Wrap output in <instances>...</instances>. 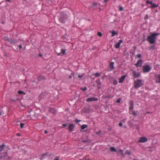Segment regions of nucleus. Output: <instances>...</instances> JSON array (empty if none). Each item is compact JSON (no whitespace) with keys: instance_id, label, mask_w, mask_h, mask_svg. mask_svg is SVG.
<instances>
[{"instance_id":"nucleus-38","label":"nucleus","mask_w":160,"mask_h":160,"mask_svg":"<svg viewBox=\"0 0 160 160\" xmlns=\"http://www.w3.org/2000/svg\"><path fill=\"white\" fill-rule=\"evenodd\" d=\"M19 50L22 48V44H20L19 46Z\"/></svg>"},{"instance_id":"nucleus-36","label":"nucleus","mask_w":160,"mask_h":160,"mask_svg":"<svg viewBox=\"0 0 160 160\" xmlns=\"http://www.w3.org/2000/svg\"><path fill=\"white\" fill-rule=\"evenodd\" d=\"M119 10L120 11H122L123 10V8L122 7H121L119 8Z\"/></svg>"},{"instance_id":"nucleus-13","label":"nucleus","mask_w":160,"mask_h":160,"mask_svg":"<svg viewBox=\"0 0 160 160\" xmlns=\"http://www.w3.org/2000/svg\"><path fill=\"white\" fill-rule=\"evenodd\" d=\"M126 77V76L125 75H123V76H122L121 77V78H120L119 82V83L122 82L124 81Z\"/></svg>"},{"instance_id":"nucleus-50","label":"nucleus","mask_w":160,"mask_h":160,"mask_svg":"<svg viewBox=\"0 0 160 160\" xmlns=\"http://www.w3.org/2000/svg\"><path fill=\"white\" fill-rule=\"evenodd\" d=\"M46 154H46V153L45 154H43V155H42V156H46Z\"/></svg>"},{"instance_id":"nucleus-40","label":"nucleus","mask_w":160,"mask_h":160,"mask_svg":"<svg viewBox=\"0 0 160 160\" xmlns=\"http://www.w3.org/2000/svg\"><path fill=\"white\" fill-rule=\"evenodd\" d=\"M73 75V74L72 73L71 74V75L69 76V78H72V75Z\"/></svg>"},{"instance_id":"nucleus-11","label":"nucleus","mask_w":160,"mask_h":160,"mask_svg":"<svg viewBox=\"0 0 160 160\" xmlns=\"http://www.w3.org/2000/svg\"><path fill=\"white\" fill-rule=\"evenodd\" d=\"M66 50L63 49L61 50L60 52L58 54V55H63L65 54Z\"/></svg>"},{"instance_id":"nucleus-22","label":"nucleus","mask_w":160,"mask_h":160,"mask_svg":"<svg viewBox=\"0 0 160 160\" xmlns=\"http://www.w3.org/2000/svg\"><path fill=\"white\" fill-rule=\"evenodd\" d=\"M158 7V5H156L154 3H152L151 5V8H156Z\"/></svg>"},{"instance_id":"nucleus-6","label":"nucleus","mask_w":160,"mask_h":160,"mask_svg":"<svg viewBox=\"0 0 160 160\" xmlns=\"http://www.w3.org/2000/svg\"><path fill=\"white\" fill-rule=\"evenodd\" d=\"M114 62H111L109 64V69L108 70V71H110L114 70L115 68L114 66Z\"/></svg>"},{"instance_id":"nucleus-15","label":"nucleus","mask_w":160,"mask_h":160,"mask_svg":"<svg viewBox=\"0 0 160 160\" xmlns=\"http://www.w3.org/2000/svg\"><path fill=\"white\" fill-rule=\"evenodd\" d=\"M7 39L8 42H10L11 44H13L15 43V41L11 39L7 38Z\"/></svg>"},{"instance_id":"nucleus-10","label":"nucleus","mask_w":160,"mask_h":160,"mask_svg":"<svg viewBox=\"0 0 160 160\" xmlns=\"http://www.w3.org/2000/svg\"><path fill=\"white\" fill-rule=\"evenodd\" d=\"M98 100V99L97 98H88L87 99V102H91L93 101H97Z\"/></svg>"},{"instance_id":"nucleus-3","label":"nucleus","mask_w":160,"mask_h":160,"mask_svg":"<svg viewBox=\"0 0 160 160\" xmlns=\"http://www.w3.org/2000/svg\"><path fill=\"white\" fill-rule=\"evenodd\" d=\"M143 84L142 80L138 79L134 81V87L135 88H138L142 86Z\"/></svg>"},{"instance_id":"nucleus-51","label":"nucleus","mask_w":160,"mask_h":160,"mask_svg":"<svg viewBox=\"0 0 160 160\" xmlns=\"http://www.w3.org/2000/svg\"><path fill=\"white\" fill-rule=\"evenodd\" d=\"M2 24H3L4 23V22L3 21H2Z\"/></svg>"},{"instance_id":"nucleus-54","label":"nucleus","mask_w":160,"mask_h":160,"mask_svg":"<svg viewBox=\"0 0 160 160\" xmlns=\"http://www.w3.org/2000/svg\"><path fill=\"white\" fill-rule=\"evenodd\" d=\"M24 0L25 1H26L27 0Z\"/></svg>"},{"instance_id":"nucleus-28","label":"nucleus","mask_w":160,"mask_h":160,"mask_svg":"<svg viewBox=\"0 0 160 160\" xmlns=\"http://www.w3.org/2000/svg\"><path fill=\"white\" fill-rule=\"evenodd\" d=\"M122 100V98H118L116 102L117 103H119Z\"/></svg>"},{"instance_id":"nucleus-34","label":"nucleus","mask_w":160,"mask_h":160,"mask_svg":"<svg viewBox=\"0 0 160 160\" xmlns=\"http://www.w3.org/2000/svg\"><path fill=\"white\" fill-rule=\"evenodd\" d=\"M136 57L138 58H141V55L140 54H138L137 55Z\"/></svg>"},{"instance_id":"nucleus-48","label":"nucleus","mask_w":160,"mask_h":160,"mask_svg":"<svg viewBox=\"0 0 160 160\" xmlns=\"http://www.w3.org/2000/svg\"><path fill=\"white\" fill-rule=\"evenodd\" d=\"M44 133H45L46 134H47V133H48V132L47 130H45L44 131Z\"/></svg>"},{"instance_id":"nucleus-17","label":"nucleus","mask_w":160,"mask_h":160,"mask_svg":"<svg viewBox=\"0 0 160 160\" xmlns=\"http://www.w3.org/2000/svg\"><path fill=\"white\" fill-rule=\"evenodd\" d=\"M96 83H97V85L99 86H100L101 84V83L99 79H98L97 80Z\"/></svg>"},{"instance_id":"nucleus-30","label":"nucleus","mask_w":160,"mask_h":160,"mask_svg":"<svg viewBox=\"0 0 160 160\" xmlns=\"http://www.w3.org/2000/svg\"><path fill=\"white\" fill-rule=\"evenodd\" d=\"M80 89L82 91H86L87 89V88L86 87H84V88H80Z\"/></svg>"},{"instance_id":"nucleus-1","label":"nucleus","mask_w":160,"mask_h":160,"mask_svg":"<svg viewBox=\"0 0 160 160\" xmlns=\"http://www.w3.org/2000/svg\"><path fill=\"white\" fill-rule=\"evenodd\" d=\"M159 34L160 33H153L151 35L148 36L147 37L148 41L150 44H154L156 42V36Z\"/></svg>"},{"instance_id":"nucleus-43","label":"nucleus","mask_w":160,"mask_h":160,"mask_svg":"<svg viewBox=\"0 0 160 160\" xmlns=\"http://www.w3.org/2000/svg\"><path fill=\"white\" fill-rule=\"evenodd\" d=\"M17 136H20L21 135L20 134V133H17Z\"/></svg>"},{"instance_id":"nucleus-41","label":"nucleus","mask_w":160,"mask_h":160,"mask_svg":"<svg viewBox=\"0 0 160 160\" xmlns=\"http://www.w3.org/2000/svg\"><path fill=\"white\" fill-rule=\"evenodd\" d=\"M59 158L58 157H56L54 158V160H59Z\"/></svg>"},{"instance_id":"nucleus-26","label":"nucleus","mask_w":160,"mask_h":160,"mask_svg":"<svg viewBox=\"0 0 160 160\" xmlns=\"http://www.w3.org/2000/svg\"><path fill=\"white\" fill-rule=\"evenodd\" d=\"M157 78L158 79V80L157 82L158 83H160V75H157Z\"/></svg>"},{"instance_id":"nucleus-33","label":"nucleus","mask_w":160,"mask_h":160,"mask_svg":"<svg viewBox=\"0 0 160 160\" xmlns=\"http://www.w3.org/2000/svg\"><path fill=\"white\" fill-rule=\"evenodd\" d=\"M97 34L99 36H100V37H101L102 36V33L100 32H98V33Z\"/></svg>"},{"instance_id":"nucleus-20","label":"nucleus","mask_w":160,"mask_h":160,"mask_svg":"<svg viewBox=\"0 0 160 160\" xmlns=\"http://www.w3.org/2000/svg\"><path fill=\"white\" fill-rule=\"evenodd\" d=\"M92 75H95L96 77H98L101 75V73L99 72H97L95 74H93Z\"/></svg>"},{"instance_id":"nucleus-37","label":"nucleus","mask_w":160,"mask_h":160,"mask_svg":"<svg viewBox=\"0 0 160 160\" xmlns=\"http://www.w3.org/2000/svg\"><path fill=\"white\" fill-rule=\"evenodd\" d=\"M97 5V4L96 2H94L93 3L92 6L94 8V6H96Z\"/></svg>"},{"instance_id":"nucleus-5","label":"nucleus","mask_w":160,"mask_h":160,"mask_svg":"<svg viewBox=\"0 0 160 160\" xmlns=\"http://www.w3.org/2000/svg\"><path fill=\"white\" fill-rule=\"evenodd\" d=\"M148 140V139L144 137H141L138 142H139L143 143L147 142Z\"/></svg>"},{"instance_id":"nucleus-53","label":"nucleus","mask_w":160,"mask_h":160,"mask_svg":"<svg viewBox=\"0 0 160 160\" xmlns=\"http://www.w3.org/2000/svg\"><path fill=\"white\" fill-rule=\"evenodd\" d=\"M99 133H98H98H99Z\"/></svg>"},{"instance_id":"nucleus-23","label":"nucleus","mask_w":160,"mask_h":160,"mask_svg":"<svg viewBox=\"0 0 160 160\" xmlns=\"http://www.w3.org/2000/svg\"><path fill=\"white\" fill-rule=\"evenodd\" d=\"M38 80L39 81H41L42 80H44L45 78V77L42 76H39L38 78Z\"/></svg>"},{"instance_id":"nucleus-29","label":"nucleus","mask_w":160,"mask_h":160,"mask_svg":"<svg viewBox=\"0 0 160 160\" xmlns=\"http://www.w3.org/2000/svg\"><path fill=\"white\" fill-rule=\"evenodd\" d=\"M152 1H149L148 0H147L146 1V3L147 4H150L152 5Z\"/></svg>"},{"instance_id":"nucleus-49","label":"nucleus","mask_w":160,"mask_h":160,"mask_svg":"<svg viewBox=\"0 0 160 160\" xmlns=\"http://www.w3.org/2000/svg\"><path fill=\"white\" fill-rule=\"evenodd\" d=\"M39 56H40V57H42V55L41 54H39Z\"/></svg>"},{"instance_id":"nucleus-14","label":"nucleus","mask_w":160,"mask_h":160,"mask_svg":"<svg viewBox=\"0 0 160 160\" xmlns=\"http://www.w3.org/2000/svg\"><path fill=\"white\" fill-rule=\"evenodd\" d=\"M132 103H133V102L132 101H131L129 103V104H130V106L129 108V109L130 110H132L133 108V106Z\"/></svg>"},{"instance_id":"nucleus-16","label":"nucleus","mask_w":160,"mask_h":160,"mask_svg":"<svg viewBox=\"0 0 160 160\" xmlns=\"http://www.w3.org/2000/svg\"><path fill=\"white\" fill-rule=\"evenodd\" d=\"M5 146V144L4 143H2V145H0V152H1L3 151V148Z\"/></svg>"},{"instance_id":"nucleus-35","label":"nucleus","mask_w":160,"mask_h":160,"mask_svg":"<svg viewBox=\"0 0 160 160\" xmlns=\"http://www.w3.org/2000/svg\"><path fill=\"white\" fill-rule=\"evenodd\" d=\"M132 114L134 116H136L137 115L136 112L135 111H133L132 112Z\"/></svg>"},{"instance_id":"nucleus-21","label":"nucleus","mask_w":160,"mask_h":160,"mask_svg":"<svg viewBox=\"0 0 160 160\" xmlns=\"http://www.w3.org/2000/svg\"><path fill=\"white\" fill-rule=\"evenodd\" d=\"M88 125L85 124H83L81 126V129L82 130L84 129L85 128L88 127Z\"/></svg>"},{"instance_id":"nucleus-39","label":"nucleus","mask_w":160,"mask_h":160,"mask_svg":"<svg viewBox=\"0 0 160 160\" xmlns=\"http://www.w3.org/2000/svg\"><path fill=\"white\" fill-rule=\"evenodd\" d=\"M119 125L120 127H122V122H120L119 123Z\"/></svg>"},{"instance_id":"nucleus-27","label":"nucleus","mask_w":160,"mask_h":160,"mask_svg":"<svg viewBox=\"0 0 160 160\" xmlns=\"http://www.w3.org/2000/svg\"><path fill=\"white\" fill-rule=\"evenodd\" d=\"M113 84L114 85H116L118 84V82L116 80H114L113 82Z\"/></svg>"},{"instance_id":"nucleus-25","label":"nucleus","mask_w":160,"mask_h":160,"mask_svg":"<svg viewBox=\"0 0 160 160\" xmlns=\"http://www.w3.org/2000/svg\"><path fill=\"white\" fill-rule=\"evenodd\" d=\"M18 94H24V95H25V93L23 91H18Z\"/></svg>"},{"instance_id":"nucleus-4","label":"nucleus","mask_w":160,"mask_h":160,"mask_svg":"<svg viewBox=\"0 0 160 160\" xmlns=\"http://www.w3.org/2000/svg\"><path fill=\"white\" fill-rule=\"evenodd\" d=\"M143 71L144 72L147 73L149 72L152 69V68L149 65H146L145 66H143Z\"/></svg>"},{"instance_id":"nucleus-44","label":"nucleus","mask_w":160,"mask_h":160,"mask_svg":"<svg viewBox=\"0 0 160 160\" xmlns=\"http://www.w3.org/2000/svg\"><path fill=\"white\" fill-rule=\"evenodd\" d=\"M78 77L79 78H82V75H78Z\"/></svg>"},{"instance_id":"nucleus-52","label":"nucleus","mask_w":160,"mask_h":160,"mask_svg":"<svg viewBox=\"0 0 160 160\" xmlns=\"http://www.w3.org/2000/svg\"><path fill=\"white\" fill-rule=\"evenodd\" d=\"M100 87H98V89H100Z\"/></svg>"},{"instance_id":"nucleus-32","label":"nucleus","mask_w":160,"mask_h":160,"mask_svg":"<svg viewBox=\"0 0 160 160\" xmlns=\"http://www.w3.org/2000/svg\"><path fill=\"white\" fill-rule=\"evenodd\" d=\"M149 18V17L148 15H146L144 18V19L145 20H147Z\"/></svg>"},{"instance_id":"nucleus-12","label":"nucleus","mask_w":160,"mask_h":160,"mask_svg":"<svg viewBox=\"0 0 160 160\" xmlns=\"http://www.w3.org/2000/svg\"><path fill=\"white\" fill-rule=\"evenodd\" d=\"M75 127V125L73 124H71L69 125V129L70 132H72Z\"/></svg>"},{"instance_id":"nucleus-45","label":"nucleus","mask_w":160,"mask_h":160,"mask_svg":"<svg viewBox=\"0 0 160 160\" xmlns=\"http://www.w3.org/2000/svg\"><path fill=\"white\" fill-rule=\"evenodd\" d=\"M12 0H5L6 1L8 2H10Z\"/></svg>"},{"instance_id":"nucleus-2","label":"nucleus","mask_w":160,"mask_h":160,"mask_svg":"<svg viewBox=\"0 0 160 160\" xmlns=\"http://www.w3.org/2000/svg\"><path fill=\"white\" fill-rule=\"evenodd\" d=\"M67 16L63 12L60 13V16L59 18V21L62 23H64L67 20Z\"/></svg>"},{"instance_id":"nucleus-7","label":"nucleus","mask_w":160,"mask_h":160,"mask_svg":"<svg viewBox=\"0 0 160 160\" xmlns=\"http://www.w3.org/2000/svg\"><path fill=\"white\" fill-rule=\"evenodd\" d=\"M142 60L141 59H139L137 61V63L135 64V65L137 67H140L142 66Z\"/></svg>"},{"instance_id":"nucleus-24","label":"nucleus","mask_w":160,"mask_h":160,"mask_svg":"<svg viewBox=\"0 0 160 160\" xmlns=\"http://www.w3.org/2000/svg\"><path fill=\"white\" fill-rule=\"evenodd\" d=\"M110 150L112 152H116V149L113 147H111L110 148Z\"/></svg>"},{"instance_id":"nucleus-46","label":"nucleus","mask_w":160,"mask_h":160,"mask_svg":"<svg viewBox=\"0 0 160 160\" xmlns=\"http://www.w3.org/2000/svg\"><path fill=\"white\" fill-rule=\"evenodd\" d=\"M80 121L79 120H78L77 119H76V122H79Z\"/></svg>"},{"instance_id":"nucleus-18","label":"nucleus","mask_w":160,"mask_h":160,"mask_svg":"<svg viewBox=\"0 0 160 160\" xmlns=\"http://www.w3.org/2000/svg\"><path fill=\"white\" fill-rule=\"evenodd\" d=\"M51 112L54 114L56 113V111L54 108H51Z\"/></svg>"},{"instance_id":"nucleus-47","label":"nucleus","mask_w":160,"mask_h":160,"mask_svg":"<svg viewBox=\"0 0 160 160\" xmlns=\"http://www.w3.org/2000/svg\"><path fill=\"white\" fill-rule=\"evenodd\" d=\"M108 1V0H104V2L105 3H106V2H107Z\"/></svg>"},{"instance_id":"nucleus-19","label":"nucleus","mask_w":160,"mask_h":160,"mask_svg":"<svg viewBox=\"0 0 160 160\" xmlns=\"http://www.w3.org/2000/svg\"><path fill=\"white\" fill-rule=\"evenodd\" d=\"M112 36L113 37L115 35H117V32H115L114 30H113L112 31Z\"/></svg>"},{"instance_id":"nucleus-42","label":"nucleus","mask_w":160,"mask_h":160,"mask_svg":"<svg viewBox=\"0 0 160 160\" xmlns=\"http://www.w3.org/2000/svg\"><path fill=\"white\" fill-rule=\"evenodd\" d=\"M62 126L64 127H65L67 126V124H62Z\"/></svg>"},{"instance_id":"nucleus-31","label":"nucleus","mask_w":160,"mask_h":160,"mask_svg":"<svg viewBox=\"0 0 160 160\" xmlns=\"http://www.w3.org/2000/svg\"><path fill=\"white\" fill-rule=\"evenodd\" d=\"M24 125V124L23 123H21L20 124V128H23V126Z\"/></svg>"},{"instance_id":"nucleus-9","label":"nucleus","mask_w":160,"mask_h":160,"mask_svg":"<svg viewBox=\"0 0 160 160\" xmlns=\"http://www.w3.org/2000/svg\"><path fill=\"white\" fill-rule=\"evenodd\" d=\"M123 42L122 40H119L118 42L116 43L115 45V47L116 48H119L120 45Z\"/></svg>"},{"instance_id":"nucleus-8","label":"nucleus","mask_w":160,"mask_h":160,"mask_svg":"<svg viewBox=\"0 0 160 160\" xmlns=\"http://www.w3.org/2000/svg\"><path fill=\"white\" fill-rule=\"evenodd\" d=\"M134 78H137L140 77V74L138 72H137L135 71H133L132 72Z\"/></svg>"}]
</instances>
